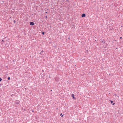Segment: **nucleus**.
Masks as SVG:
<instances>
[{
    "instance_id": "nucleus-9",
    "label": "nucleus",
    "mask_w": 123,
    "mask_h": 123,
    "mask_svg": "<svg viewBox=\"0 0 123 123\" xmlns=\"http://www.w3.org/2000/svg\"><path fill=\"white\" fill-rule=\"evenodd\" d=\"M42 34L43 35H44L45 34V32H42Z\"/></svg>"
},
{
    "instance_id": "nucleus-20",
    "label": "nucleus",
    "mask_w": 123,
    "mask_h": 123,
    "mask_svg": "<svg viewBox=\"0 0 123 123\" xmlns=\"http://www.w3.org/2000/svg\"><path fill=\"white\" fill-rule=\"evenodd\" d=\"M1 84H0V86H1Z\"/></svg>"
},
{
    "instance_id": "nucleus-18",
    "label": "nucleus",
    "mask_w": 123,
    "mask_h": 123,
    "mask_svg": "<svg viewBox=\"0 0 123 123\" xmlns=\"http://www.w3.org/2000/svg\"><path fill=\"white\" fill-rule=\"evenodd\" d=\"M45 17H46V18H47V16H45Z\"/></svg>"
},
{
    "instance_id": "nucleus-12",
    "label": "nucleus",
    "mask_w": 123,
    "mask_h": 123,
    "mask_svg": "<svg viewBox=\"0 0 123 123\" xmlns=\"http://www.w3.org/2000/svg\"><path fill=\"white\" fill-rule=\"evenodd\" d=\"M66 2H69V0H66Z\"/></svg>"
},
{
    "instance_id": "nucleus-19",
    "label": "nucleus",
    "mask_w": 123,
    "mask_h": 123,
    "mask_svg": "<svg viewBox=\"0 0 123 123\" xmlns=\"http://www.w3.org/2000/svg\"><path fill=\"white\" fill-rule=\"evenodd\" d=\"M47 13V12H46V13Z\"/></svg>"
},
{
    "instance_id": "nucleus-22",
    "label": "nucleus",
    "mask_w": 123,
    "mask_h": 123,
    "mask_svg": "<svg viewBox=\"0 0 123 123\" xmlns=\"http://www.w3.org/2000/svg\"><path fill=\"white\" fill-rule=\"evenodd\" d=\"M1 84H0V86H1Z\"/></svg>"
},
{
    "instance_id": "nucleus-17",
    "label": "nucleus",
    "mask_w": 123,
    "mask_h": 123,
    "mask_svg": "<svg viewBox=\"0 0 123 123\" xmlns=\"http://www.w3.org/2000/svg\"><path fill=\"white\" fill-rule=\"evenodd\" d=\"M2 42H4V40H2Z\"/></svg>"
},
{
    "instance_id": "nucleus-8",
    "label": "nucleus",
    "mask_w": 123,
    "mask_h": 123,
    "mask_svg": "<svg viewBox=\"0 0 123 123\" xmlns=\"http://www.w3.org/2000/svg\"><path fill=\"white\" fill-rule=\"evenodd\" d=\"M44 52V51L43 50H42L41 52L40 53V54H42L43 53V52Z\"/></svg>"
},
{
    "instance_id": "nucleus-21",
    "label": "nucleus",
    "mask_w": 123,
    "mask_h": 123,
    "mask_svg": "<svg viewBox=\"0 0 123 123\" xmlns=\"http://www.w3.org/2000/svg\"><path fill=\"white\" fill-rule=\"evenodd\" d=\"M1 84H0V86H1Z\"/></svg>"
},
{
    "instance_id": "nucleus-3",
    "label": "nucleus",
    "mask_w": 123,
    "mask_h": 123,
    "mask_svg": "<svg viewBox=\"0 0 123 123\" xmlns=\"http://www.w3.org/2000/svg\"><path fill=\"white\" fill-rule=\"evenodd\" d=\"M30 25H34V23L33 22H30Z\"/></svg>"
},
{
    "instance_id": "nucleus-1",
    "label": "nucleus",
    "mask_w": 123,
    "mask_h": 123,
    "mask_svg": "<svg viewBox=\"0 0 123 123\" xmlns=\"http://www.w3.org/2000/svg\"><path fill=\"white\" fill-rule=\"evenodd\" d=\"M55 81H58L59 80V78L58 77H55Z\"/></svg>"
},
{
    "instance_id": "nucleus-2",
    "label": "nucleus",
    "mask_w": 123,
    "mask_h": 123,
    "mask_svg": "<svg viewBox=\"0 0 123 123\" xmlns=\"http://www.w3.org/2000/svg\"><path fill=\"white\" fill-rule=\"evenodd\" d=\"M20 101L18 100H16L15 101V103L17 104H19L20 103Z\"/></svg>"
},
{
    "instance_id": "nucleus-7",
    "label": "nucleus",
    "mask_w": 123,
    "mask_h": 123,
    "mask_svg": "<svg viewBox=\"0 0 123 123\" xmlns=\"http://www.w3.org/2000/svg\"><path fill=\"white\" fill-rule=\"evenodd\" d=\"M74 95L73 94H72V97H73V99H75V98L74 97Z\"/></svg>"
},
{
    "instance_id": "nucleus-4",
    "label": "nucleus",
    "mask_w": 123,
    "mask_h": 123,
    "mask_svg": "<svg viewBox=\"0 0 123 123\" xmlns=\"http://www.w3.org/2000/svg\"><path fill=\"white\" fill-rule=\"evenodd\" d=\"M101 42L103 43H105V40H102V39H101Z\"/></svg>"
},
{
    "instance_id": "nucleus-13",
    "label": "nucleus",
    "mask_w": 123,
    "mask_h": 123,
    "mask_svg": "<svg viewBox=\"0 0 123 123\" xmlns=\"http://www.w3.org/2000/svg\"><path fill=\"white\" fill-rule=\"evenodd\" d=\"M13 22L14 23H16V21L15 20H13Z\"/></svg>"
},
{
    "instance_id": "nucleus-6",
    "label": "nucleus",
    "mask_w": 123,
    "mask_h": 123,
    "mask_svg": "<svg viewBox=\"0 0 123 123\" xmlns=\"http://www.w3.org/2000/svg\"><path fill=\"white\" fill-rule=\"evenodd\" d=\"M111 101V104H112L113 105H114L115 104V103H113V101H111V100H110Z\"/></svg>"
},
{
    "instance_id": "nucleus-15",
    "label": "nucleus",
    "mask_w": 123,
    "mask_h": 123,
    "mask_svg": "<svg viewBox=\"0 0 123 123\" xmlns=\"http://www.w3.org/2000/svg\"><path fill=\"white\" fill-rule=\"evenodd\" d=\"M114 95L115 96H117V94H115Z\"/></svg>"
},
{
    "instance_id": "nucleus-10",
    "label": "nucleus",
    "mask_w": 123,
    "mask_h": 123,
    "mask_svg": "<svg viewBox=\"0 0 123 123\" xmlns=\"http://www.w3.org/2000/svg\"><path fill=\"white\" fill-rule=\"evenodd\" d=\"M7 79L8 80H10V77H8L7 78Z\"/></svg>"
},
{
    "instance_id": "nucleus-16",
    "label": "nucleus",
    "mask_w": 123,
    "mask_h": 123,
    "mask_svg": "<svg viewBox=\"0 0 123 123\" xmlns=\"http://www.w3.org/2000/svg\"><path fill=\"white\" fill-rule=\"evenodd\" d=\"M122 37H120V39H122Z\"/></svg>"
},
{
    "instance_id": "nucleus-11",
    "label": "nucleus",
    "mask_w": 123,
    "mask_h": 123,
    "mask_svg": "<svg viewBox=\"0 0 123 123\" xmlns=\"http://www.w3.org/2000/svg\"><path fill=\"white\" fill-rule=\"evenodd\" d=\"M60 115L61 116V117H63V116H64V115H62V113H61V115Z\"/></svg>"
},
{
    "instance_id": "nucleus-5",
    "label": "nucleus",
    "mask_w": 123,
    "mask_h": 123,
    "mask_svg": "<svg viewBox=\"0 0 123 123\" xmlns=\"http://www.w3.org/2000/svg\"><path fill=\"white\" fill-rule=\"evenodd\" d=\"M85 14L84 13H83L82 14L81 16L82 17H85Z\"/></svg>"
},
{
    "instance_id": "nucleus-14",
    "label": "nucleus",
    "mask_w": 123,
    "mask_h": 123,
    "mask_svg": "<svg viewBox=\"0 0 123 123\" xmlns=\"http://www.w3.org/2000/svg\"><path fill=\"white\" fill-rule=\"evenodd\" d=\"M2 80V79H1V78H0V81H1Z\"/></svg>"
}]
</instances>
